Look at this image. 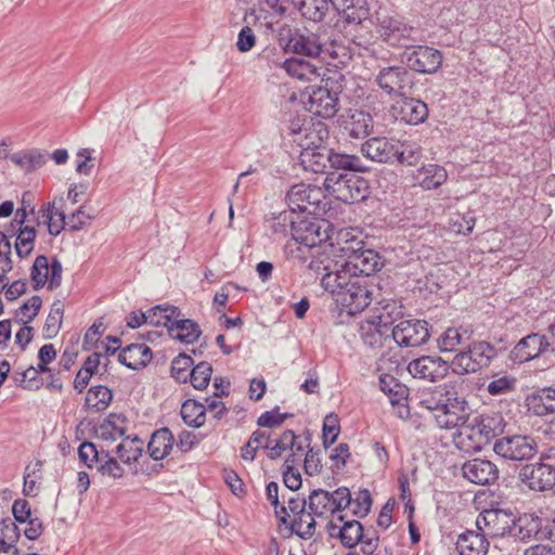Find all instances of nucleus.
<instances>
[{"mask_svg": "<svg viewBox=\"0 0 555 555\" xmlns=\"http://www.w3.org/2000/svg\"><path fill=\"white\" fill-rule=\"evenodd\" d=\"M372 499L369 490L363 489L356 493L354 498L350 496V503L353 515L364 517L371 511Z\"/></svg>", "mask_w": 555, "mask_h": 555, "instance_id": "obj_61", "label": "nucleus"}, {"mask_svg": "<svg viewBox=\"0 0 555 555\" xmlns=\"http://www.w3.org/2000/svg\"><path fill=\"white\" fill-rule=\"evenodd\" d=\"M26 217L27 211L25 208L17 209L14 217L17 229L15 231L12 230V234H9L11 240L14 237L15 253L21 259L27 258L33 253L37 236L35 227L24 224Z\"/></svg>", "mask_w": 555, "mask_h": 555, "instance_id": "obj_20", "label": "nucleus"}, {"mask_svg": "<svg viewBox=\"0 0 555 555\" xmlns=\"http://www.w3.org/2000/svg\"><path fill=\"white\" fill-rule=\"evenodd\" d=\"M401 60L406 66L420 74H434L442 64V53L428 46H405Z\"/></svg>", "mask_w": 555, "mask_h": 555, "instance_id": "obj_12", "label": "nucleus"}, {"mask_svg": "<svg viewBox=\"0 0 555 555\" xmlns=\"http://www.w3.org/2000/svg\"><path fill=\"white\" fill-rule=\"evenodd\" d=\"M391 335L400 347H418L430 337L429 324L425 320H401L392 327Z\"/></svg>", "mask_w": 555, "mask_h": 555, "instance_id": "obj_14", "label": "nucleus"}, {"mask_svg": "<svg viewBox=\"0 0 555 555\" xmlns=\"http://www.w3.org/2000/svg\"><path fill=\"white\" fill-rule=\"evenodd\" d=\"M321 284L325 291L336 295V300L349 314H357L371 304V292L363 276L327 271L323 274Z\"/></svg>", "mask_w": 555, "mask_h": 555, "instance_id": "obj_2", "label": "nucleus"}, {"mask_svg": "<svg viewBox=\"0 0 555 555\" xmlns=\"http://www.w3.org/2000/svg\"><path fill=\"white\" fill-rule=\"evenodd\" d=\"M212 367L208 362L202 361L192 367L189 380L198 390L205 389L211 379Z\"/></svg>", "mask_w": 555, "mask_h": 555, "instance_id": "obj_53", "label": "nucleus"}, {"mask_svg": "<svg viewBox=\"0 0 555 555\" xmlns=\"http://www.w3.org/2000/svg\"><path fill=\"white\" fill-rule=\"evenodd\" d=\"M421 157L422 147L420 145L416 143L400 144L398 142L396 162L408 166H414L418 163Z\"/></svg>", "mask_w": 555, "mask_h": 555, "instance_id": "obj_57", "label": "nucleus"}, {"mask_svg": "<svg viewBox=\"0 0 555 555\" xmlns=\"http://www.w3.org/2000/svg\"><path fill=\"white\" fill-rule=\"evenodd\" d=\"M350 491L340 487L333 492L323 489H314L308 499V507L317 517L332 515L348 507Z\"/></svg>", "mask_w": 555, "mask_h": 555, "instance_id": "obj_10", "label": "nucleus"}, {"mask_svg": "<svg viewBox=\"0 0 555 555\" xmlns=\"http://www.w3.org/2000/svg\"><path fill=\"white\" fill-rule=\"evenodd\" d=\"M12 268L13 261L11 236L0 231V272H10Z\"/></svg>", "mask_w": 555, "mask_h": 555, "instance_id": "obj_64", "label": "nucleus"}, {"mask_svg": "<svg viewBox=\"0 0 555 555\" xmlns=\"http://www.w3.org/2000/svg\"><path fill=\"white\" fill-rule=\"evenodd\" d=\"M286 48L295 54L311 59H317L323 54L333 55L330 49L322 42L320 36L308 30H292L286 42Z\"/></svg>", "mask_w": 555, "mask_h": 555, "instance_id": "obj_16", "label": "nucleus"}, {"mask_svg": "<svg viewBox=\"0 0 555 555\" xmlns=\"http://www.w3.org/2000/svg\"><path fill=\"white\" fill-rule=\"evenodd\" d=\"M79 461L89 469H95L101 476L114 480L125 476V469L118 460L105 450H99L90 441L82 442L78 448Z\"/></svg>", "mask_w": 555, "mask_h": 555, "instance_id": "obj_7", "label": "nucleus"}, {"mask_svg": "<svg viewBox=\"0 0 555 555\" xmlns=\"http://www.w3.org/2000/svg\"><path fill=\"white\" fill-rule=\"evenodd\" d=\"M317 516L309 509L305 511L289 521L291 530L301 539H309L315 532Z\"/></svg>", "mask_w": 555, "mask_h": 555, "instance_id": "obj_47", "label": "nucleus"}, {"mask_svg": "<svg viewBox=\"0 0 555 555\" xmlns=\"http://www.w3.org/2000/svg\"><path fill=\"white\" fill-rule=\"evenodd\" d=\"M344 128L351 138L364 139L372 133L374 120L370 113L354 109L349 112Z\"/></svg>", "mask_w": 555, "mask_h": 555, "instance_id": "obj_31", "label": "nucleus"}, {"mask_svg": "<svg viewBox=\"0 0 555 555\" xmlns=\"http://www.w3.org/2000/svg\"><path fill=\"white\" fill-rule=\"evenodd\" d=\"M463 477L475 485H491L499 478V469L494 463L486 459H473L462 465Z\"/></svg>", "mask_w": 555, "mask_h": 555, "instance_id": "obj_22", "label": "nucleus"}, {"mask_svg": "<svg viewBox=\"0 0 555 555\" xmlns=\"http://www.w3.org/2000/svg\"><path fill=\"white\" fill-rule=\"evenodd\" d=\"M339 251L345 258L340 270L336 272H346L351 276H370L379 271L383 263L380 256L373 249H365L363 242L360 240L346 241L339 246Z\"/></svg>", "mask_w": 555, "mask_h": 555, "instance_id": "obj_3", "label": "nucleus"}, {"mask_svg": "<svg viewBox=\"0 0 555 555\" xmlns=\"http://www.w3.org/2000/svg\"><path fill=\"white\" fill-rule=\"evenodd\" d=\"M168 334L172 339L189 345L199 338L202 331L195 321L176 317L169 325Z\"/></svg>", "mask_w": 555, "mask_h": 555, "instance_id": "obj_36", "label": "nucleus"}, {"mask_svg": "<svg viewBox=\"0 0 555 555\" xmlns=\"http://www.w3.org/2000/svg\"><path fill=\"white\" fill-rule=\"evenodd\" d=\"M146 312L147 313L155 312V315L153 317V319L155 318L157 321H159V323H149L150 325L157 326V327L164 326L167 328V331L169 330V325L172 323L175 318L181 317V312L177 307L166 305V304L157 305V306L149 309Z\"/></svg>", "mask_w": 555, "mask_h": 555, "instance_id": "obj_52", "label": "nucleus"}, {"mask_svg": "<svg viewBox=\"0 0 555 555\" xmlns=\"http://www.w3.org/2000/svg\"><path fill=\"white\" fill-rule=\"evenodd\" d=\"M340 433L338 416L330 413L325 416L322 426V438L324 448H330L337 439Z\"/></svg>", "mask_w": 555, "mask_h": 555, "instance_id": "obj_58", "label": "nucleus"}, {"mask_svg": "<svg viewBox=\"0 0 555 555\" xmlns=\"http://www.w3.org/2000/svg\"><path fill=\"white\" fill-rule=\"evenodd\" d=\"M42 300L39 296L35 295L25 301L15 312V320L17 323L29 324L38 314Z\"/></svg>", "mask_w": 555, "mask_h": 555, "instance_id": "obj_54", "label": "nucleus"}, {"mask_svg": "<svg viewBox=\"0 0 555 555\" xmlns=\"http://www.w3.org/2000/svg\"><path fill=\"white\" fill-rule=\"evenodd\" d=\"M328 195L346 204L364 201L370 194L369 181L357 172H330L324 180Z\"/></svg>", "mask_w": 555, "mask_h": 555, "instance_id": "obj_4", "label": "nucleus"}, {"mask_svg": "<svg viewBox=\"0 0 555 555\" xmlns=\"http://www.w3.org/2000/svg\"><path fill=\"white\" fill-rule=\"evenodd\" d=\"M338 534L341 543L351 548L362 540L363 527L358 520L345 521Z\"/></svg>", "mask_w": 555, "mask_h": 555, "instance_id": "obj_50", "label": "nucleus"}, {"mask_svg": "<svg viewBox=\"0 0 555 555\" xmlns=\"http://www.w3.org/2000/svg\"><path fill=\"white\" fill-rule=\"evenodd\" d=\"M414 184L423 190H436L448 180V171L438 164H425L417 168L413 176Z\"/></svg>", "mask_w": 555, "mask_h": 555, "instance_id": "obj_26", "label": "nucleus"}, {"mask_svg": "<svg viewBox=\"0 0 555 555\" xmlns=\"http://www.w3.org/2000/svg\"><path fill=\"white\" fill-rule=\"evenodd\" d=\"M126 417L112 413L99 426L98 433L104 440H116L126 434Z\"/></svg>", "mask_w": 555, "mask_h": 555, "instance_id": "obj_41", "label": "nucleus"}, {"mask_svg": "<svg viewBox=\"0 0 555 555\" xmlns=\"http://www.w3.org/2000/svg\"><path fill=\"white\" fill-rule=\"evenodd\" d=\"M63 268L57 259L51 263L46 256H37L30 271V280L35 289H39L48 284L50 289L61 285Z\"/></svg>", "mask_w": 555, "mask_h": 555, "instance_id": "obj_19", "label": "nucleus"}, {"mask_svg": "<svg viewBox=\"0 0 555 555\" xmlns=\"http://www.w3.org/2000/svg\"><path fill=\"white\" fill-rule=\"evenodd\" d=\"M362 154L376 163H395L398 154V141L386 137H374L361 146Z\"/></svg>", "mask_w": 555, "mask_h": 555, "instance_id": "obj_23", "label": "nucleus"}, {"mask_svg": "<svg viewBox=\"0 0 555 555\" xmlns=\"http://www.w3.org/2000/svg\"><path fill=\"white\" fill-rule=\"evenodd\" d=\"M376 31L380 39L392 47H405L412 40L414 27L406 20L397 14L378 12L376 17Z\"/></svg>", "mask_w": 555, "mask_h": 555, "instance_id": "obj_9", "label": "nucleus"}, {"mask_svg": "<svg viewBox=\"0 0 555 555\" xmlns=\"http://www.w3.org/2000/svg\"><path fill=\"white\" fill-rule=\"evenodd\" d=\"M418 406L433 413L438 427L457 428L454 435L456 448L463 452H479L486 442L468 416L467 401L461 397L452 384H441L423 390L418 397Z\"/></svg>", "mask_w": 555, "mask_h": 555, "instance_id": "obj_1", "label": "nucleus"}, {"mask_svg": "<svg viewBox=\"0 0 555 555\" xmlns=\"http://www.w3.org/2000/svg\"><path fill=\"white\" fill-rule=\"evenodd\" d=\"M323 191L314 185L299 183L291 188L287 193L286 201L292 214L307 212L308 215H318L324 209Z\"/></svg>", "mask_w": 555, "mask_h": 555, "instance_id": "obj_11", "label": "nucleus"}, {"mask_svg": "<svg viewBox=\"0 0 555 555\" xmlns=\"http://www.w3.org/2000/svg\"><path fill=\"white\" fill-rule=\"evenodd\" d=\"M144 442L137 436L127 437L116 446L115 453L117 457L126 465H132L142 456Z\"/></svg>", "mask_w": 555, "mask_h": 555, "instance_id": "obj_39", "label": "nucleus"}, {"mask_svg": "<svg viewBox=\"0 0 555 555\" xmlns=\"http://www.w3.org/2000/svg\"><path fill=\"white\" fill-rule=\"evenodd\" d=\"M20 529L10 518L0 521V555L12 554L14 543L20 540Z\"/></svg>", "mask_w": 555, "mask_h": 555, "instance_id": "obj_45", "label": "nucleus"}, {"mask_svg": "<svg viewBox=\"0 0 555 555\" xmlns=\"http://www.w3.org/2000/svg\"><path fill=\"white\" fill-rule=\"evenodd\" d=\"M550 351L546 335L531 333L521 338L511 351V359L517 363L531 361Z\"/></svg>", "mask_w": 555, "mask_h": 555, "instance_id": "obj_21", "label": "nucleus"}, {"mask_svg": "<svg viewBox=\"0 0 555 555\" xmlns=\"http://www.w3.org/2000/svg\"><path fill=\"white\" fill-rule=\"evenodd\" d=\"M481 438L488 444L493 438L504 434L505 421L499 413L481 414L472 420Z\"/></svg>", "mask_w": 555, "mask_h": 555, "instance_id": "obj_32", "label": "nucleus"}, {"mask_svg": "<svg viewBox=\"0 0 555 555\" xmlns=\"http://www.w3.org/2000/svg\"><path fill=\"white\" fill-rule=\"evenodd\" d=\"M282 67L293 78L300 81H312L321 76L322 65L300 57H289L284 61Z\"/></svg>", "mask_w": 555, "mask_h": 555, "instance_id": "obj_27", "label": "nucleus"}, {"mask_svg": "<svg viewBox=\"0 0 555 555\" xmlns=\"http://www.w3.org/2000/svg\"><path fill=\"white\" fill-rule=\"evenodd\" d=\"M326 134L327 131L321 122L314 125L311 121L309 127H306V131L297 132L289 144L296 145L299 149L300 162H308L310 159V155H312L311 149H314L319 143H322L324 135Z\"/></svg>", "mask_w": 555, "mask_h": 555, "instance_id": "obj_25", "label": "nucleus"}, {"mask_svg": "<svg viewBox=\"0 0 555 555\" xmlns=\"http://www.w3.org/2000/svg\"><path fill=\"white\" fill-rule=\"evenodd\" d=\"M11 378L16 386L26 389H38L41 385V382L36 378V371L31 366L26 370L14 371Z\"/></svg>", "mask_w": 555, "mask_h": 555, "instance_id": "obj_63", "label": "nucleus"}, {"mask_svg": "<svg viewBox=\"0 0 555 555\" xmlns=\"http://www.w3.org/2000/svg\"><path fill=\"white\" fill-rule=\"evenodd\" d=\"M175 437L171 430L163 427L153 433L147 444V452L155 461L164 460L173 449Z\"/></svg>", "mask_w": 555, "mask_h": 555, "instance_id": "obj_35", "label": "nucleus"}, {"mask_svg": "<svg viewBox=\"0 0 555 555\" xmlns=\"http://www.w3.org/2000/svg\"><path fill=\"white\" fill-rule=\"evenodd\" d=\"M206 408L195 401V400H186L182 406H181V411H180V414H181V417L183 420V422L190 426V427H194V428H199L201 426H203L205 424V420H206Z\"/></svg>", "mask_w": 555, "mask_h": 555, "instance_id": "obj_44", "label": "nucleus"}, {"mask_svg": "<svg viewBox=\"0 0 555 555\" xmlns=\"http://www.w3.org/2000/svg\"><path fill=\"white\" fill-rule=\"evenodd\" d=\"M451 370V363L436 356H422L408 364V372L414 377L428 382L443 379Z\"/></svg>", "mask_w": 555, "mask_h": 555, "instance_id": "obj_18", "label": "nucleus"}, {"mask_svg": "<svg viewBox=\"0 0 555 555\" xmlns=\"http://www.w3.org/2000/svg\"><path fill=\"white\" fill-rule=\"evenodd\" d=\"M280 218L284 222L289 221L292 238L304 247L312 248L331 240L333 227L324 219L306 217L295 220L286 212L282 214Z\"/></svg>", "mask_w": 555, "mask_h": 555, "instance_id": "obj_5", "label": "nucleus"}, {"mask_svg": "<svg viewBox=\"0 0 555 555\" xmlns=\"http://www.w3.org/2000/svg\"><path fill=\"white\" fill-rule=\"evenodd\" d=\"M293 4L301 15L312 22H321L327 10V0H294Z\"/></svg>", "mask_w": 555, "mask_h": 555, "instance_id": "obj_42", "label": "nucleus"}, {"mask_svg": "<svg viewBox=\"0 0 555 555\" xmlns=\"http://www.w3.org/2000/svg\"><path fill=\"white\" fill-rule=\"evenodd\" d=\"M489 548L487 537L481 531L466 530L456 540L460 555H486Z\"/></svg>", "mask_w": 555, "mask_h": 555, "instance_id": "obj_29", "label": "nucleus"}, {"mask_svg": "<svg viewBox=\"0 0 555 555\" xmlns=\"http://www.w3.org/2000/svg\"><path fill=\"white\" fill-rule=\"evenodd\" d=\"M516 378L512 375L494 376L488 384L487 390L492 396L506 395L515 390Z\"/></svg>", "mask_w": 555, "mask_h": 555, "instance_id": "obj_59", "label": "nucleus"}, {"mask_svg": "<svg viewBox=\"0 0 555 555\" xmlns=\"http://www.w3.org/2000/svg\"><path fill=\"white\" fill-rule=\"evenodd\" d=\"M528 410L537 416H545L555 412V388L538 389L526 398Z\"/></svg>", "mask_w": 555, "mask_h": 555, "instance_id": "obj_28", "label": "nucleus"}, {"mask_svg": "<svg viewBox=\"0 0 555 555\" xmlns=\"http://www.w3.org/2000/svg\"><path fill=\"white\" fill-rule=\"evenodd\" d=\"M263 449L268 450V457L270 460L279 459L287 450L304 452L302 442L299 441V437L291 429L285 430L279 439H271L270 443H263Z\"/></svg>", "mask_w": 555, "mask_h": 555, "instance_id": "obj_37", "label": "nucleus"}, {"mask_svg": "<svg viewBox=\"0 0 555 555\" xmlns=\"http://www.w3.org/2000/svg\"><path fill=\"white\" fill-rule=\"evenodd\" d=\"M383 324L375 323L374 321H366L360 325V336L363 343L370 347L379 346L382 344Z\"/></svg>", "mask_w": 555, "mask_h": 555, "instance_id": "obj_55", "label": "nucleus"}, {"mask_svg": "<svg viewBox=\"0 0 555 555\" xmlns=\"http://www.w3.org/2000/svg\"><path fill=\"white\" fill-rule=\"evenodd\" d=\"M113 400L112 390L102 385L92 386L86 396V405L95 412L106 410Z\"/></svg>", "mask_w": 555, "mask_h": 555, "instance_id": "obj_43", "label": "nucleus"}, {"mask_svg": "<svg viewBox=\"0 0 555 555\" xmlns=\"http://www.w3.org/2000/svg\"><path fill=\"white\" fill-rule=\"evenodd\" d=\"M266 496L270 504L274 507L275 515L284 525L288 524V513L285 506V495L282 494L283 502L280 501L279 485L275 481H270L266 486Z\"/></svg>", "mask_w": 555, "mask_h": 555, "instance_id": "obj_51", "label": "nucleus"}, {"mask_svg": "<svg viewBox=\"0 0 555 555\" xmlns=\"http://www.w3.org/2000/svg\"><path fill=\"white\" fill-rule=\"evenodd\" d=\"M468 339L469 333L462 326L448 327L437 339V346L441 352H453Z\"/></svg>", "mask_w": 555, "mask_h": 555, "instance_id": "obj_40", "label": "nucleus"}, {"mask_svg": "<svg viewBox=\"0 0 555 555\" xmlns=\"http://www.w3.org/2000/svg\"><path fill=\"white\" fill-rule=\"evenodd\" d=\"M327 162L331 167L334 169H344L348 172H362L365 171V167L363 166L359 156L349 155L345 153H337L330 150V154L327 156Z\"/></svg>", "mask_w": 555, "mask_h": 555, "instance_id": "obj_46", "label": "nucleus"}, {"mask_svg": "<svg viewBox=\"0 0 555 555\" xmlns=\"http://www.w3.org/2000/svg\"><path fill=\"white\" fill-rule=\"evenodd\" d=\"M153 358L150 347L143 344H132L124 348L118 354V361L125 366L139 370L146 366Z\"/></svg>", "mask_w": 555, "mask_h": 555, "instance_id": "obj_33", "label": "nucleus"}, {"mask_svg": "<svg viewBox=\"0 0 555 555\" xmlns=\"http://www.w3.org/2000/svg\"><path fill=\"white\" fill-rule=\"evenodd\" d=\"M310 159L308 162H301L305 169H310L314 172L321 171L325 167L330 150L319 143L314 149H311Z\"/></svg>", "mask_w": 555, "mask_h": 555, "instance_id": "obj_62", "label": "nucleus"}, {"mask_svg": "<svg viewBox=\"0 0 555 555\" xmlns=\"http://www.w3.org/2000/svg\"><path fill=\"white\" fill-rule=\"evenodd\" d=\"M193 364L190 356L179 354L171 363V376L179 383L188 382Z\"/></svg>", "mask_w": 555, "mask_h": 555, "instance_id": "obj_56", "label": "nucleus"}, {"mask_svg": "<svg viewBox=\"0 0 555 555\" xmlns=\"http://www.w3.org/2000/svg\"><path fill=\"white\" fill-rule=\"evenodd\" d=\"M375 82L388 95L402 98L412 89L413 76L404 66H387L378 72Z\"/></svg>", "mask_w": 555, "mask_h": 555, "instance_id": "obj_13", "label": "nucleus"}, {"mask_svg": "<svg viewBox=\"0 0 555 555\" xmlns=\"http://www.w3.org/2000/svg\"><path fill=\"white\" fill-rule=\"evenodd\" d=\"M514 525L513 514L505 509H486L476 518L477 530L491 538L512 533Z\"/></svg>", "mask_w": 555, "mask_h": 555, "instance_id": "obj_17", "label": "nucleus"}, {"mask_svg": "<svg viewBox=\"0 0 555 555\" xmlns=\"http://www.w3.org/2000/svg\"><path fill=\"white\" fill-rule=\"evenodd\" d=\"M63 314L64 306L62 301L55 300L51 306L50 312L42 328L44 338L51 339L59 334L63 322Z\"/></svg>", "mask_w": 555, "mask_h": 555, "instance_id": "obj_48", "label": "nucleus"}, {"mask_svg": "<svg viewBox=\"0 0 555 555\" xmlns=\"http://www.w3.org/2000/svg\"><path fill=\"white\" fill-rule=\"evenodd\" d=\"M398 116L409 125H420L428 117V107L426 103L414 98L402 96L398 102Z\"/></svg>", "mask_w": 555, "mask_h": 555, "instance_id": "obj_30", "label": "nucleus"}, {"mask_svg": "<svg viewBox=\"0 0 555 555\" xmlns=\"http://www.w3.org/2000/svg\"><path fill=\"white\" fill-rule=\"evenodd\" d=\"M493 451L502 459L515 462L531 460L538 452L535 439L528 435H503L496 438Z\"/></svg>", "mask_w": 555, "mask_h": 555, "instance_id": "obj_8", "label": "nucleus"}, {"mask_svg": "<svg viewBox=\"0 0 555 555\" xmlns=\"http://www.w3.org/2000/svg\"><path fill=\"white\" fill-rule=\"evenodd\" d=\"M307 109L322 118L334 117L338 111V93L325 87L313 89L309 94Z\"/></svg>", "mask_w": 555, "mask_h": 555, "instance_id": "obj_24", "label": "nucleus"}, {"mask_svg": "<svg viewBox=\"0 0 555 555\" xmlns=\"http://www.w3.org/2000/svg\"><path fill=\"white\" fill-rule=\"evenodd\" d=\"M496 352L487 341H474L452 359L451 371L456 375H466L488 366Z\"/></svg>", "mask_w": 555, "mask_h": 555, "instance_id": "obj_6", "label": "nucleus"}, {"mask_svg": "<svg viewBox=\"0 0 555 555\" xmlns=\"http://www.w3.org/2000/svg\"><path fill=\"white\" fill-rule=\"evenodd\" d=\"M255 13V10H250L249 12L245 13L244 21L247 23V25L240 30L236 40V48L240 52H248L256 44V36L253 29L249 27L251 20L254 21L257 18Z\"/></svg>", "mask_w": 555, "mask_h": 555, "instance_id": "obj_49", "label": "nucleus"}, {"mask_svg": "<svg viewBox=\"0 0 555 555\" xmlns=\"http://www.w3.org/2000/svg\"><path fill=\"white\" fill-rule=\"evenodd\" d=\"M518 478L532 491H548L555 486V466L542 461L526 464L519 470Z\"/></svg>", "mask_w": 555, "mask_h": 555, "instance_id": "obj_15", "label": "nucleus"}, {"mask_svg": "<svg viewBox=\"0 0 555 555\" xmlns=\"http://www.w3.org/2000/svg\"><path fill=\"white\" fill-rule=\"evenodd\" d=\"M348 23L359 24L369 16L366 0H327Z\"/></svg>", "mask_w": 555, "mask_h": 555, "instance_id": "obj_34", "label": "nucleus"}, {"mask_svg": "<svg viewBox=\"0 0 555 555\" xmlns=\"http://www.w3.org/2000/svg\"><path fill=\"white\" fill-rule=\"evenodd\" d=\"M312 121V119L304 114V115H296L292 117L285 127L282 129V135L284 140L289 143L292 139L296 135L299 131H306V127H309V124Z\"/></svg>", "mask_w": 555, "mask_h": 555, "instance_id": "obj_60", "label": "nucleus"}, {"mask_svg": "<svg viewBox=\"0 0 555 555\" xmlns=\"http://www.w3.org/2000/svg\"><path fill=\"white\" fill-rule=\"evenodd\" d=\"M41 218L47 223L48 232L52 236H56L66 228V216L62 205L57 206V202L48 203L40 209Z\"/></svg>", "mask_w": 555, "mask_h": 555, "instance_id": "obj_38", "label": "nucleus"}]
</instances>
